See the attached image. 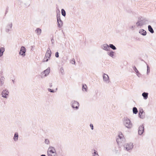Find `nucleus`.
Masks as SVG:
<instances>
[{"instance_id": "25", "label": "nucleus", "mask_w": 156, "mask_h": 156, "mask_svg": "<svg viewBox=\"0 0 156 156\" xmlns=\"http://www.w3.org/2000/svg\"><path fill=\"white\" fill-rule=\"evenodd\" d=\"M133 114H136L138 112L137 109L135 107H133Z\"/></svg>"}, {"instance_id": "18", "label": "nucleus", "mask_w": 156, "mask_h": 156, "mask_svg": "<svg viewBox=\"0 0 156 156\" xmlns=\"http://www.w3.org/2000/svg\"><path fill=\"white\" fill-rule=\"evenodd\" d=\"M115 54V52L112 50H111L108 53V55L112 58H113Z\"/></svg>"}, {"instance_id": "49", "label": "nucleus", "mask_w": 156, "mask_h": 156, "mask_svg": "<svg viewBox=\"0 0 156 156\" xmlns=\"http://www.w3.org/2000/svg\"><path fill=\"white\" fill-rule=\"evenodd\" d=\"M20 0H18V1L20 2Z\"/></svg>"}, {"instance_id": "33", "label": "nucleus", "mask_w": 156, "mask_h": 156, "mask_svg": "<svg viewBox=\"0 0 156 156\" xmlns=\"http://www.w3.org/2000/svg\"><path fill=\"white\" fill-rule=\"evenodd\" d=\"M48 91L49 92H50L54 93L55 92L54 90H53L52 89H50V88H48Z\"/></svg>"}, {"instance_id": "32", "label": "nucleus", "mask_w": 156, "mask_h": 156, "mask_svg": "<svg viewBox=\"0 0 156 156\" xmlns=\"http://www.w3.org/2000/svg\"><path fill=\"white\" fill-rule=\"evenodd\" d=\"M12 23H11L10 24H9L7 26V28H10V29H11L12 27Z\"/></svg>"}, {"instance_id": "16", "label": "nucleus", "mask_w": 156, "mask_h": 156, "mask_svg": "<svg viewBox=\"0 0 156 156\" xmlns=\"http://www.w3.org/2000/svg\"><path fill=\"white\" fill-rule=\"evenodd\" d=\"M139 33L144 36L146 35L147 34L146 31L143 29L139 30Z\"/></svg>"}, {"instance_id": "8", "label": "nucleus", "mask_w": 156, "mask_h": 156, "mask_svg": "<svg viewBox=\"0 0 156 156\" xmlns=\"http://www.w3.org/2000/svg\"><path fill=\"white\" fill-rule=\"evenodd\" d=\"M9 94V92L6 89L3 90L2 92V96L5 98H7V96Z\"/></svg>"}, {"instance_id": "2", "label": "nucleus", "mask_w": 156, "mask_h": 156, "mask_svg": "<svg viewBox=\"0 0 156 156\" xmlns=\"http://www.w3.org/2000/svg\"><path fill=\"white\" fill-rule=\"evenodd\" d=\"M148 20L143 17H140L138 18V20L136 23V25L137 27H141L147 23Z\"/></svg>"}, {"instance_id": "39", "label": "nucleus", "mask_w": 156, "mask_h": 156, "mask_svg": "<svg viewBox=\"0 0 156 156\" xmlns=\"http://www.w3.org/2000/svg\"><path fill=\"white\" fill-rule=\"evenodd\" d=\"M90 126L91 127V129L93 130L94 129V126L92 124H90Z\"/></svg>"}, {"instance_id": "7", "label": "nucleus", "mask_w": 156, "mask_h": 156, "mask_svg": "<svg viewBox=\"0 0 156 156\" xmlns=\"http://www.w3.org/2000/svg\"><path fill=\"white\" fill-rule=\"evenodd\" d=\"M55 154L56 155V153L55 149L54 147L50 146L48 149L47 151V154Z\"/></svg>"}, {"instance_id": "26", "label": "nucleus", "mask_w": 156, "mask_h": 156, "mask_svg": "<svg viewBox=\"0 0 156 156\" xmlns=\"http://www.w3.org/2000/svg\"><path fill=\"white\" fill-rule=\"evenodd\" d=\"M5 78L3 76H1L0 79V82L1 85H2L4 83Z\"/></svg>"}, {"instance_id": "20", "label": "nucleus", "mask_w": 156, "mask_h": 156, "mask_svg": "<svg viewBox=\"0 0 156 156\" xmlns=\"http://www.w3.org/2000/svg\"><path fill=\"white\" fill-rule=\"evenodd\" d=\"M5 51V48L4 47H1L0 48V57H2Z\"/></svg>"}, {"instance_id": "11", "label": "nucleus", "mask_w": 156, "mask_h": 156, "mask_svg": "<svg viewBox=\"0 0 156 156\" xmlns=\"http://www.w3.org/2000/svg\"><path fill=\"white\" fill-rule=\"evenodd\" d=\"M144 126L143 124L139 126L138 130V134L139 135H141L143 134L144 130Z\"/></svg>"}, {"instance_id": "21", "label": "nucleus", "mask_w": 156, "mask_h": 156, "mask_svg": "<svg viewBox=\"0 0 156 156\" xmlns=\"http://www.w3.org/2000/svg\"><path fill=\"white\" fill-rule=\"evenodd\" d=\"M35 32L37 35H40L41 33V30L40 28H37L35 30Z\"/></svg>"}, {"instance_id": "30", "label": "nucleus", "mask_w": 156, "mask_h": 156, "mask_svg": "<svg viewBox=\"0 0 156 156\" xmlns=\"http://www.w3.org/2000/svg\"><path fill=\"white\" fill-rule=\"evenodd\" d=\"M133 70H134L135 72L136 73H137L139 72V71L137 69L136 67H135V66H134L133 67Z\"/></svg>"}, {"instance_id": "13", "label": "nucleus", "mask_w": 156, "mask_h": 156, "mask_svg": "<svg viewBox=\"0 0 156 156\" xmlns=\"http://www.w3.org/2000/svg\"><path fill=\"white\" fill-rule=\"evenodd\" d=\"M101 48L102 49L105 51H109L110 49L109 45L107 44L102 45Z\"/></svg>"}, {"instance_id": "37", "label": "nucleus", "mask_w": 156, "mask_h": 156, "mask_svg": "<svg viewBox=\"0 0 156 156\" xmlns=\"http://www.w3.org/2000/svg\"><path fill=\"white\" fill-rule=\"evenodd\" d=\"M135 27V26H132L131 27H130L129 28L130 29H132V30H133L134 29Z\"/></svg>"}, {"instance_id": "1", "label": "nucleus", "mask_w": 156, "mask_h": 156, "mask_svg": "<svg viewBox=\"0 0 156 156\" xmlns=\"http://www.w3.org/2000/svg\"><path fill=\"white\" fill-rule=\"evenodd\" d=\"M123 125L128 129H130L133 127V124L130 120L127 117H124L122 119Z\"/></svg>"}, {"instance_id": "35", "label": "nucleus", "mask_w": 156, "mask_h": 156, "mask_svg": "<svg viewBox=\"0 0 156 156\" xmlns=\"http://www.w3.org/2000/svg\"><path fill=\"white\" fill-rule=\"evenodd\" d=\"M55 56L56 58H58L59 57V53L58 52H57L55 53Z\"/></svg>"}, {"instance_id": "19", "label": "nucleus", "mask_w": 156, "mask_h": 156, "mask_svg": "<svg viewBox=\"0 0 156 156\" xmlns=\"http://www.w3.org/2000/svg\"><path fill=\"white\" fill-rule=\"evenodd\" d=\"M148 93L147 92H144L142 94V96H143L144 99H147L148 98Z\"/></svg>"}, {"instance_id": "4", "label": "nucleus", "mask_w": 156, "mask_h": 156, "mask_svg": "<svg viewBox=\"0 0 156 156\" xmlns=\"http://www.w3.org/2000/svg\"><path fill=\"white\" fill-rule=\"evenodd\" d=\"M51 52L49 48H48L47 51L44 58L43 62H47L50 59L51 55Z\"/></svg>"}, {"instance_id": "45", "label": "nucleus", "mask_w": 156, "mask_h": 156, "mask_svg": "<svg viewBox=\"0 0 156 156\" xmlns=\"http://www.w3.org/2000/svg\"><path fill=\"white\" fill-rule=\"evenodd\" d=\"M51 41L52 42V44L53 43V42L54 41V40L53 39H52L51 40Z\"/></svg>"}, {"instance_id": "40", "label": "nucleus", "mask_w": 156, "mask_h": 156, "mask_svg": "<svg viewBox=\"0 0 156 156\" xmlns=\"http://www.w3.org/2000/svg\"><path fill=\"white\" fill-rule=\"evenodd\" d=\"M136 74L137 76L139 77H140V76L141 75V74L139 72L137 73H136Z\"/></svg>"}, {"instance_id": "29", "label": "nucleus", "mask_w": 156, "mask_h": 156, "mask_svg": "<svg viewBox=\"0 0 156 156\" xmlns=\"http://www.w3.org/2000/svg\"><path fill=\"white\" fill-rule=\"evenodd\" d=\"M147 74H148L150 72V68L149 66L147 64Z\"/></svg>"}, {"instance_id": "24", "label": "nucleus", "mask_w": 156, "mask_h": 156, "mask_svg": "<svg viewBox=\"0 0 156 156\" xmlns=\"http://www.w3.org/2000/svg\"><path fill=\"white\" fill-rule=\"evenodd\" d=\"M87 85L85 84L84 85L83 84L82 86V90L83 91H87Z\"/></svg>"}, {"instance_id": "10", "label": "nucleus", "mask_w": 156, "mask_h": 156, "mask_svg": "<svg viewBox=\"0 0 156 156\" xmlns=\"http://www.w3.org/2000/svg\"><path fill=\"white\" fill-rule=\"evenodd\" d=\"M138 115L139 117L141 119H144L145 118V113L142 109L139 110Z\"/></svg>"}, {"instance_id": "38", "label": "nucleus", "mask_w": 156, "mask_h": 156, "mask_svg": "<svg viewBox=\"0 0 156 156\" xmlns=\"http://www.w3.org/2000/svg\"><path fill=\"white\" fill-rule=\"evenodd\" d=\"M60 70L61 73L62 74V73L64 72V71L63 68L62 67L61 68Z\"/></svg>"}, {"instance_id": "22", "label": "nucleus", "mask_w": 156, "mask_h": 156, "mask_svg": "<svg viewBox=\"0 0 156 156\" xmlns=\"http://www.w3.org/2000/svg\"><path fill=\"white\" fill-rule=\"evenodd\" d=\"M148 30L150 32H151L152 34H153L154 33V30L151 25H148Z\"/></svg>"}, {"instance_id": "28", "label": "nucleus", "mask_w": 156, "mask_h": 156, "mask_svg": "<svg viewBox=\"0 0 156 156\" xmlns=\"http://www.w3.org/2000/svg\"><path fill=\"white\" fill-rule=\"evenodd\" d=\"M92 154L94 155H96L98 154V152L94 149L93 150H92Z\"/></svg>"}, {"instance_id": "36", "label": "nucleus", "mask_w": 156, "mask_h": 156, "mask_svg": "<svg viewBox=\"0 0 156 156\" xmlns=\"http://www.w3.org/2000/svg\"><path fill=\"white\" fill-rule=\"evenodd\" d=\"M8 9H9V7L8 6L6 8L5 11V15L8 12Z\"/></svg>"}, {"instance_id": "44", "label": "nucleus", "mask_w": 156, "mask_h": 156, "mask_svg": "<svg viewBox=\"0 0 156 156\" xmlns=\"http://www.w3.org/2000/svg\"><path fill=\"white\" fill-rule=\"evenodd\" d=\"M12 82H13V83L14 84L15 83V80H12Z\"/></svg>"}, {"instance_id": "27", "label": "nucleus", "mask_w": 156, "mask_h": 156, "mask_svg": "<svg viewBox=\"0 0 156 156\" xmlns=\"http://www.w3.org/2000/svg\"><path fill=\"white\" fill-rule=\"evenodd\" d=\"M61 13L62 15L64 16H65L66 15V12L64 9H61Z\"/></svg>"}, {"instance_id": "31", "label": "nucleus", "mask_w": 156, "mask_h": 156, "mask_svg": "<svg viewBox=\"0 0 156 156\" xmlns=\"http://www.w3.org/2000/svg\"><path fill=\"white\" fill-rule=\"evenodd\" d=\"M44 142L46 144H48L49 143V141L48 139H46L45 140Z\"/></svg>"}, {"instance_id": "17", "label": "nucleus", "mask_w": 156, "mask_h": 156, "mask_svg": "<svg viewBox=\"0 0 156 156\" xmlns=\"http://www.w3.org/2000/svg\"><path fill=\"white\" fill-rule=\"evenodd\" d=\"M18 133L17 132H16L14 133V136L13 137V140H14V141L16 142L17 141L18 139Z\"/></svg>"}, {"instance_id": "42", "label": "nucleus", "mask_w": 156, "mask_h": 156, "mask_svg": "<svg viewBox=\"0 0 156 156\" xmlns=\"http://www.w3.org/2000/svg\"><path fill=\"white\" fill-rule=\"evenodd\" d=\"M10 29L9 28H6L5 29V31L7 32H8L10 31Z\"/></svg>"}, {"instance_id": "12", "label": "nucleus", "mask_w": 156, "mask_h": 156, "mask_svg": "<svg viewBox=\"0 0 156 156\" xmlns=\"http://www.w3.org/2000/svg\"><path fill=\"white\" fill-rule=\"evenodd\" d=\"M103 80L104 81L106 82L107 83H108L109 82V77L107 74L105 73H104L103 76Z\"/></svg>"}, {"instance_id": "6", "label": "nucleus", "mask_w": 156, "mask_h": 156, "mask_svg": "<svg viewBox=\"0 0 156 156\" xmlns=\"http://www.w3.org/2000/svg\"><path fill=\"white\" fill-rule=\"evenodd\" d=\"M124 147L126 150L128 151L132 150L133 147V145L132 143H129L125 144Z\"/></svg>"}, {"instance_id": "3", "label": "nucleus", "mask_w": 156, "mask_h": 156, "mask_svg": "<svg viewBox=\"0 0 156 156\" xmlns=\"http://www.w3.org/2000/svg\"><path fill=\"white\" fill-rule=\"evenodd\" d=\"M56 17L57 19V22L58 23V26L59 28H61L63 26V23L61 19L60 11L59 10H58V12H57Z\"/></svg>"}, {"instance_id": "43", "label": "nucleus", "mask_w": 156, "mask_h": 156, "mask_svg": "<svg viewBox=\"0 0 156 156\" xmlns=\"http://www.w3.org/2000/svg\"><path fill=\"white\" fill-rule=\"evenodd\" d=\"M52 83H49V87H52Z\"/></svg>"}, {"instance_id": "14", "label": "nucleus", "mask_w": 156, "mask_h": 156, "mask_svg": "<svg viewBox=\"0 0 156 156\" xmlns=\"http://www.w3.org/2000/svg\"><path fill=\"white\" fill-rule=\"evenodd\" d=\"M119 138H118L116 140V141L118 144L119 143L118 142H120L119 140H122V141L124 142L125 141V138H124V137L122 134H121V135H119Z\"/></svg>"}, {"instance_id": "46", "label": "nucleus", "mask_w": 156, "mask_h": 156, "mask_svg": "<svg viewBox=\"0 0 156 156\" xmlns=\"http://www.w3.org/2000/svg\"><path fill=\"white\" fill-rule=\"evenodd\" d=\"M93 156H99V155L98 154H97L96 155H94Z\"/></svg>"}, {"instance_id": "23", "label": "nucleus", "mask_w": 156, "mask_h": 156, "mask_svg": "<svg viewBox=\"0 0 156 156\" xmlns=\"http://www.w3.org/2000/svg\"><path fill=\"white\" fill-rule=\"evenodd\" d=\"M109 46V48H110L113 50H116L117 49L116 48L113 44H110Z\"/></svg>"}, {"instance_id": "41", "label": "nucleus", "mask_w": 156, "mask_h": 156, "mask_svg": "<svg viewBox=\"0 0 156 156\" xmlns=\"http://www.w3.org/2000/svg\"><path fill=\"white\" fill-rule=\"evenodd\" d=\"M53 154H48H48H47V155H48V156H56V155L55 154H53V155H52Z\"/></svg>"}, {"instance_id": "5", "label": "nucleus", "mask_w": 156, "mask_h": 156, "mask_svg": "<svg viewBox=\"0 0 156 156\" xmlns=\"http://www.w3.org/2000/svg\"><path fill=\"white\" fill-rule=\"evenodd\" d=\"M70 105L72 108L74 109L77 110L79 109V103L76 101H72L70 103Z\"/></svg>"}, {"instance_id": "15", "label": "nucleus", "mask_w": 156, "mask_h": 156, "mask_svg": "<svg viewBox=\"0 0 156 156\" xmlns=\"http://www.w3.org/2000/svg\"><path fill=\"white\" fill-rule=\"evenodd\" d=\"M50 70V68L48 67L46 69L44 70L42 73L45 74L44 76H47L49 73Z\"/></svg>"}, {"instance_id": "47", "label": "nucleus", "mask_w": 156, "mask_h": 156, "mask_svg": "<svg viewBox=\"0 0 156 156\" xmlns=\"http://www.w3.org/2000/svg\"><path fill=\"white\" fill-rule=\"evenodd\" d=\"M41 156H46L45 154H42Z\"/></svg>"}, {"instance_id": "48", "label": "nucleus", "mask_w": 156, "mask_h": 156, "mask_svg": "<svg viewBox=\"0 0 156 156\" xmlns=\"http://www.w3.org/2000/svg\"><path fill=\"white\" fill-rule=\"evenodd\" d=\"M141 61H144L145 62V61H144L142 59H141Z\"/></svg>"}, {"instance_id": "9", "label": "nucleus", "mask_w": 156, "mask_h": 156, "mask_svg": "<svg viewBox=\"0 0 156 156\" xmlns=\"http://www.w3.org/2000/svg\"><path fill=\"white\" fill-rule=\"evenodd\" d=\"M26 49L23 46H22L20 48V49L19 52V54L23 56H24L26 55Z\"/></svg>"}, {"instance_id": "34", "label": "nucleus", "mask_w": 156, "mask_h": 156, "mask_svg": "<svg viewBox=\"0 0 156 156\" xmlns=\"http://www.w3.org/2000/svg\"><path fill=\"white\" fill-rule=\"evenodd\" d=\"M71 63L73 64H75V61L74 59H73L71 60Z\"/></svg>"}]
</instances>
